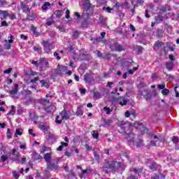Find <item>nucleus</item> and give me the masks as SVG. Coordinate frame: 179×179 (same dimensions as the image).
<instances>
[{
  "label": "nucleus",
  "mask_w": 179,
  "mask_h": 179,
  "mask_svg": "<svg viewBox=\"0 0 179 179\" xmlns=\"http://www.w3.org/2000/svg\"><path fill=\"white\" fill-rule=\"evenodd\" d=\"M152 99V94L148 93V94H146L145 100H149V99Z\"/></svg>",
  "instance_id": "nucleus-55"
},
{
  "label": "nucleus",
  "mask_w": 179,
  "mask_h": 179,
  "mask_svg": "<svg viewBox=\"0 0 179 179\" xmlns=\"http://www.w3.org/2000/svg\"><path fill=\"white\" fill-rule=\"evenodd\" d=\"M69 13H71L69 10H66V19H69Z\"/></svg>",
  "instance_id": "nucleus-62"
},
{
  "label": "nucleus",
  "mask_w": 179,
  "mask_h": 179,
  "mask_svg": "<svg viewBox=\"0 0 179 179\" xmlns=\"http://www.w3.org/2000/svg\"><path fill=\"white\" fill-rule=\"evenodd\" d=\"M103 10H106L108 12V13H111V10H113V8H111L110 7L103 6Z\"/></svg>",
  "instance_id": "nucleus-42"
},
{
  "label": "nucleus",
  "mask_w": 179,
  "mask_h": 179,
  "mask_svg": "<svg viewBox=\"0 0 179 179\" xmlns=\"http://www.w3.org/2000/svg\"><path fill=\"white\" fill-rule=\"evenodd\" d=\"M169 92H170V90H169V89H164V90H162V94L164 96H166V94H169Z\"/></svg>",
  "instance_id": "nucleus-44"
},
{
  "label": "nucleus",
  "mask_w": 179,
  "mask_h": 179,
  "mask_svg": "<svg viewBox=\"0 0 179 179\" xmlns=\"http://www.w3.org/2000/svg\"><path fill=\"white\" fill-rule=\"evenodd\" d=\"M54 56L56 57V59H57V61H59V59H61V56H59V54H58V52H55Z\"/></svg>",
  "instance_id": "nucleus-48"
},
{
  "label": "nucleus",
  "mask_w": 179,
  "mask_h": 179,
  "mask_svg": "<svg viewBox=\"0 0 179 179\" xmlns=\"http://www.w3.org/2000/svg\"><path fill=\"white\" fill-rule=\"evenodd\" d=\"M40 129H41V131H43V132H47L48 131V127L46 124H42L40 126Z\"/></svg>",
  "instance_id": "nucleus-29"
},
{
  "label": "nucleus",
  "mask_w": 179,
  "mask_h": 179,
  "mask_svg": "<svg viewBox=\"0 0 179 179\" xmlns=\"http://www.w3.org/2000/svg\"><path fill=\"white\" fill-rule=\"evenodd\" d=\"M171 141L173 143H178V141H179L178 136H173Z\"/></svg>",
  "instance_id": "nucleus-36"
},
{
  "label": "nucleus",
  "mask_w": 179,
  "mask_h": 179,
  "mask_svg": "<svg viewBox=\"0 0 179 179\" xmlns=\"http://www.w3.org/2000/svg\"><path fill=\"white\" fill-rule=\"evenodd\" d=\"M65 156H66L67 157H71V156H72V153L71 152H69L68 151H66L65 153H64Z\"/></svg>",
  "instance_id": "nucleus-61"
},
{
  "label": "nucleus",
  "mask_w": 179,
  "mask_h": 179,
  "mask_svg": "<svg viewBox=\"0 0 179 179\" xmlns=\"http://www.w3.org/2000/svg\"><path fill=\"white\" fill-rule=\"evenodd\" d=\"M31 31H33V34L35 35V36H38V33L37 32V28L34 26V25H31Z\"/></svg>",
  "instance_id": "nucleus-28"
},
{
  "label": "nucleus",
  "mask_w": 179,
  "mask_h": 179,
  "mask_svg": "<svg viewBox=\"0 0 179 179\" xmlns=\"http://www.w3.org/2000/svg\"><path fill=\"white\" fill-rule=\"evenodd\" d=\"M1 162H3V163L6 162V160H8V156H6V155L1 156Z\"/></svg>",
  "instance_id": "nucleus-47"
},
{
  "label": "nucleus",
  "mask_w": 179,
  "mask_h": 179,
  "mask_svg": "<svg viewBox=\"0 0 179 179\" xmlns=\"http://www.w3.org/2000/svg\"><path fill=\"white\" fill-rule=\"evenodd\" d=\"M62 116L59 117V116H57L56 120H55V122L56 124H62Z\"/></svg>",
  "instance_id": "nucleus-31"
},
{
  "label": "nucleus",
  "mask_w": 179,
  "mask_h": 179,
  "mask_svg": "<svg viewBox=\"0 0 179 179\" xmlns=\"http://www.w3.org/2000/svg\"><path fill=\"white\" fill-rule=\"evenodd\" d=\"M13 176L15 179H19V173L16 171H13Z\"/></svg>",
  "instance_id": "nucleus-45"
},
{
  "label": "nucleus",
  "mask_w": 179,
  "mask_h": 179,
  "mask_svg": "<svg viewBox=\"0 0 179 179\" xmlns=\"http://www.w3.org/2000/svg\"><path fill=\"white\" fill-rule=\"evenodd\" d=\"M41 104L44 106L45 110L47 113H52V111H55L56 108L54 105H50L47 106V104H50V100L48 99H43L41 101Z\"/></svg>",
  "instance_id": "nucleus-3"
},
{
  "label": "nucleus",
  "mask_w": 179,
  "mask_h": 179,
  "mask_svg": "<svg viewBox=\"0 0 179 179\" xmlns=\"http://www.w3.org/2000/svg\"><path fill=\"white\" fill-rule=\"evenodd\" d=\"M73 40H76L79 37V31L78 30L73 31L72 33Z\"/></svg>",
  "instance_id": "nucleus-25"
},
{
  "label": "nucleus",
  "mask_w": 179,
  "mask_h": 179,
  "mask_svg": "<svg viewBox=\"0 0 179 179\" xmlns=\"http://www.w3.org/2000/svg\"><path fill=\"white\" fill-rule=\"evenodd\" d=\"M43 45L44 47H48V46L50 45V43H48V41H43Z\"/></svg>",
  "instance_id": "nucleus-58"
},
{
  "label": "nucleus",
  "mask_w": 179,
  "mask_h": 179,
  "mask_svg": "<svg viewBox=\"0 0 179 179\" xmlns=\"http://www.w3.org/2000/svg\"><path fill=\"white\" fill-rule=\"evenodd\" d=\"M48 6H51V3L49 2H45L44 5L42 6V10H47L48 9Z\"/></svg>",
  "instance_id": "nucleus-26"
},
{
  "label": "nucleus",
  "mask_w": 179,
  "mask_h": 179,
  "mask_svg": "<svg viewBox=\"0 0 179 179\" xmlns=\"http://www.w3.org/2000/svg\"><path fill=\"white\" fill-rule=\"evenodd\" d=\"M17 92H19V85L14 84V89L10 90L8 93L10 95V97H14L15 94H17Z\"/></svg>",
  "instance_id": "nucleus-9"
},
{
  "label": "nucleus",
  "mask_w": 179,
  "mask_h": 179,
  "mask_svg": "<svg viewBox=\"0 0 179 179\" xmlns=\"http://www.w3.org/2000/svg\"><path fill=\"white\" fill-rule=\"evenodd\" d=\"M15 135H22V132H20V130L19 129H17L15 130Z\"/></svg>",
  "instance_id": "nucleus-64"
},
{
  "label": "nucleus",
  "mask_w": 179,
  "mask_h": 179,
  "mask_svg": "<svg viewBox=\"0 0 179 179\" xmlns=\"http://www.w3.org/2000/svg\"><path fill=\"white\" fill-rule=\"evenodd\" d=\"M93 15V9L92 10L90 9V10H83V17H85V19H89L90 16Z\"/></svg>",
  "instance_id": "nucleus-15"
},
{
  "label": "nucleus",
  "mask_w": 179,
  "mask_h": 179,
  "mask_svg": "<svg viewBox=\"0 0 179 179\" xmlns=\"http://www.w3.org/2000/svg\"><path fill=\"white\" fill-rule=\"evenodd\" d=\"M157 87L159 90H162V89L164 90V87H166V85H158Z\"/></svg>",
  "instance_id": "nucleus-60"
},
{
  "label": "nucleus",
  "mask_w": 179,
  "mask_h": 179,
  "mask_svg": "<svg viewBox=\"0 0 179 179\" xmlns=\"http://www.w3.org/2000/svg\"><path fill=\"white\" fill-rule=\"evenodd\" d=\"M94 99H100V93H99V92H94Z\"/></svg>",
  "instance_id": "nucleus-49"
},
{
  "label": "nucleus",
  "mask_w": 179,
  "mask_h": 179,
  "mask_svg": "<svg viewBox=\"0 0 179 179\" xmlns=\"http://www.w3.org/2000/svg\"><path fill=\"white\" fill-rule=\"evenodd\" d=\"M131 127V123L127 122L124 124L120 125V131L122 134H126L127 135V139L129 142H134V138H135V134L134 133H127L125 131L127 128Z\"/></svg>",
  "instance_id": "nucleus-1"
},
{
  "label": "nucleus",
  "mask_w": 179,
  "mask_h": 179,
  "mask_svg": "<svg viewBox=\"0 0 179 179\" xmlns=\"http://www.w3.org/2000/svg\"><path fill=\"white\" fill-rule=\"evenodd\" d=\"M38 118V117H37V115H36L34 113L30 114V119L31 121H34V120H37Z\"/></svg>",
  "instance_id": "nucleus-39"
},
{
  "label": "nucleus",
  "mask_w": 179,
  "mask_h": 179,
  "mask_svg": "<svg viewBox=\"0 0 179 179\" xmlns=\"http://www.w3.org/2000/svg\"><path fill=\"white\" fill-rule=\"evenodd\" d=\"M81 107L80 106H78L77 107V110L76 112V115L77 116H79V115H83V110L81 109Z\"/></svg>",
  "instance_id": "nucleus-20"
},
{
  "label": "nucleus",
  "mask_w": 179,
  "mask_h": 179,
  "mask_svg": "<svg viewBox=\"0 0 179 179\" xmlns=\"http://www.w3.org/2000/svg\"><path fill=\"white\" fill-rule=\"evenodd\" d=\"M40 80V78L35 77L34 79L31 80V83H36V82H37V80Z\"/></svg>",
  "instance_id": "nucleus-50"
},
{
  "label": "nucleus",
  "mask_w": 179,
  "mask_h": 179,
  "mask_svg": "<svg viewBox=\"0 0 179 179\" xmlns=\"http://www.w3.org/2000/svg\"><path fill=\"white\" fill-rule=\"evenodd\" d=\"M39 66H41L42 69L48 68V62L45 61L44 57L40 59Z\"/></svg>",
  "instance_id": "nucleus-13"
},
{
  "label": "nucleus",
  "mask_w": 179,
  "mask_h": 179,
  "mask_svg": "<svg viewBox=\"0 0 179 179\" xmlns=\"http://www.w3.org/2000/svg\"><path fill=\"white\" fill-rule=\"evenodd\" d=\"M99 21H100V23H101V24H103V25L107 24V22H106V20H104V18L103 17L102 15H101V16L99 17Z\"/></svg>",
  "instance_id": "nucleus-38"
},
{
  "label": "nucleus",
  "mask_w": 179,
  "mask_h": 179,
  "mask_svg": "<svg viewBox=\"0 0 179 179\" xmlns=\"http://www.w3.org/2000/svg\"><path fill=\"white\" fill-rule=\"evenodd\" d=\"M28 132H29V135H32V136H36V134L33 133V129H29L28 130Z\"/></svg>",
  "instance_id": "nucleus-56"
},
{
  "label": "nucleus",
  "mask_w": 179,
  "mask_h": 179,
  "mask_svg": "<svg viewBox=\"0 0 179 179\" xmlns=\"http://www.w3.org/2000/svg\"><path fill=\"white\" fill-rule=\"evenodd\" d=\"M8 26H9V24H8V22L6 20L1 22V27H8Z\"/></svg>",
  "instance_id": "nucleus-41"
},
{
  "label": "nucleus",
  "mask_w": 179,
  "mask_h": 179,
  "mask_svg": "<svg viewBox=\"0 0 179 179\" xmlns=\"http://www.w3.org/2000/svg\"><path fill=\"white\" fill-rule=\"evenodd\" d=\"M43 158L45 159L47 164L48 163H51V155L50 153H47L43 156Z\"/></svg>",
  "instance_id": "nucleus-19"
},
{
  "label": "nucleus",
  "mask_w": 179,
  "mask_h": 179,
  "mask_svg": "<svg viewBox=\"0 0 179 179\" xmlns=\"http://www.w3.org/2000/svg\"><path fill=\"white\" fill-rule=\"evenodd\" d=\"M54 23V20H52V16L50 17V20L46 22V26H52Z\"/></svg>",
  "instance_id": "nucleus-32"
},
{
  "label": "nucleus",
  "mask_w": 179,
  "mask_h": 179,
  "mask_svg": "<svg viewBox=\"0 0 179 179\" xmlns=\"http://www.w3.org/2000/svg\"><path fill=\"white\" fill-rule=\"evenodd\" d=\"M94 73H87L84 75V80L87 83H92L94 80Z\"/></svg>",
  "instance_id": "nucleus-5"
},
{
  "label": "nucleus",
  "mask_w": 179,
  "mask_h": 179,
  "mask_svg": "<svg viewBox=\"0 0 179 179\" xmlns=\"http://www.w3.org/2000/svg\"><path fill=\"white\" fill-rule=\"evenodd\" d=\"M110 48L113 51H124L125 48L122 45L118 44L117 43L110 45Z\"/></svg>",
  "instance_id": "nucleus-6"
},
{
  "label": "nucleus",
  "mask_w": 179,
  "mask_h": 179,
  "mask_svg": "<svg viewBox=\"0 0 179 179\" xmlns=\"http://www.w3.org/2000/svg\"><path fill=\"white\" fill-rule=\"evenodd\" d=\"M60 115L62 117V120H65L67 121L71 118V113L65 109H64L61 113Z\"/></svg>",
  "instance_id": "nucleus-8"
},
{
  "label": "nucleus",
  "mask_w": 179,
  "mask_h": 179,
  "mask_svg": "<svg viewBox=\"0 0 179 179\" xmlns=\"http://www.w3.org/2000/svg\"><path fill=\"white\" fill-rule=\"evenodd\" d=\"M136 71H138V67H134L133 69L128 70V73L129 75H134Z\"/></svg>",
  "instance_id": "nucleus-34"
},
{
  "label": "nucleus",
  "mask_w": 179,
  "mask_h": 179,
  "mask_svg": "<svg viewBox=\"0 0 179 179\" xmlns=\"http://www.w3.org/2000/svg\"><path fill=\"white\" fill-rule=\"evenodd\" d=\"M46 166L48 170H57L59 169V166L58 165V164H55L53 162H48V164H46Z\"/></svg>",
  "instance_id": "nucleus-10"
},
{
  "label": "nucleus",
  "mask_w": 179,
  "mask_h": 179,
  "mask_svg": "<svg viewBox=\"0 0 179 179\" xmlns=\"http://www.w3.org/2000/svg\"><path fill=\"white\" fill-rule=\"evenodd\" d=\"M8 17H10L11 20H15V19H16V14L13 13H8Z\"/></svg>",
  "instance_id": "nucleus-35"
},
{
  "label": "nucleus",
  "mask_w": 179,
  "mask_h": 179,
  "mask_svg": "<svg viewBox=\"0 0 179 179\" xmlns=\"http://www.w3.org/2000/svg\"><path fill=\"white\" fill-rule=\"evenodd\" d=\"M149 169L152 170L153 171H157V164L156 162L152 163L151 165L149 166Z\"/></svg>",
  "instance_id": "nucleus-21"
},
{
  "label": "nucleus",
  "mask_w": 179,
  "mask_h": 179,
  "mask_svg": "<svg viewBox=\"0 0 179 179\" xmlns=\"http://www.w3.org/2000/svg\"><path fill=\"white\" fill-rule=\"evenodd\" d=\"M132 171H134V173H138V176H141V174H139V173H142V171H143V168H134Z\"/></svg>",
  "instance_id": "nucleus-24"
},
{
  "label": "nucleus",
  "mask_w": 179,
  "mask_h": 179,
  "mask_svg": "<svg viewBox=\"0 0 179 179\" xmlns=\"http://www.w3.org/2000/svg\"><path fill=\"white\" fill-rule=\"evenodd\" d=\"M135 145L137 148H141V146H143V141L142 140H138V141L135 143Z\"/></svg>",
  "instance_id": "nucleus-30"
},
{
  "label": "nucleus",
  "mask_w": 179,
  "mask_h": 179,
  "mask_svg": "<svg viewBox=\"0 0 179 179\" xmlns=\"http://www.w3.org/2000/svg\"><path fill=\"white\" fill-rule=\"evenodd\" d=\"M94 157L95 160L98 162L100 163V155L97 153V152L94 151Z\"/></svg>",
  "instance_id": "nucleus-27"
},
{
  "label": "nucleus",
  "mask_w": 179,
  "mask_h": 179,
  "mask_svg": "<svg viewBox=\"0 0 179 179\" xmlns=\"http://www.w3.org/2000/svg\"><path fill=\"white\" fill-rule=\"evenodd\" d=\"M20 153L16 151V149H13L11 152L8 153V157L11 160V162H17L19 161V157Z\"/></svg>",
  "instance_id": "nucleus-4"
},
{
  "label": "nucleus",
  "mask_w": 179,
  "mask_h": 179,
  "mask_svg": "<svg viewBox=\"0 0 179 179\" xmlns=\"http://www.w3.org/2000/svg\"><path fill=\"white\" fill-rule=\"evenodd\" d=\"M103 122H104L105 125H110L111 124V120H104Z\"/></svg>",
  "instance_id": "nucleus-53"
},
{
  "label": "nucleus",
  "mask_w": 179,
  "mask_h": 179,
  "mask_svg": "<svg viewBox=\"0 0 179 179\" xmlns=\"http://www.w3.org/2000/svg\"><path fill=\"white\" fill-rule=\"evenodd\" d=\"M33 65H35V66H40V63H38V62L37 61H34V60H32V62Z\"/></svg>",
  "instance_id": "nucleus-54"
},
{
  "label": "nucleus",
  "mask_w": 179,
  "mask_h": 179,
  "mask_svg": "<svg viewBox=\"0 0 179 179\" xmlns=\"http://www.w3.org/2000/svg\"><path fill=\"white\" fill-rule=\"evenodd\" d=\"M58 66L59 68L55 70V73H57V75H60V76H62V75H64V73H65V72L66 71V66H62L61 67H59V66Z\"/></svg>",
  "instance_id": "nucleus-11"
},
{
  "label": "nucleus",
  "mask_w": 179,
  "mask_h": 179,
  "mask_svg": "<svg viewBox=\"0 0 179 179\" xmlns=\"http://www.w3.org/2000/svg\"><path fill=\"white\" fill-rule=\"evenodd\" d=\"M12 71H13V69L12 68H9L8 69L5 70L3 71V73L8 74V73H10V72H12Z\"/></svg>",
  "instance_id": "nucleus-52"
},
{
  "label": "nucleus",
  "mask_w": 179,
  "mask_h": 179,
  "mask_svg": "<svg viewBox=\"0 0 179 179\" xmlns=\"http://www.w3.org/2000/svg\"><path fill=\"white\" fill-rule=\"evenodd\" d=\"M163 42L160 41H157L156 43H155V46L156 47H158V48H160V47H162V45H163Z\"/></svg>",
  "instance_id": "nucleus-43"
},
{
  "label": "nucleus",
  "mask_w": 179,
  "mask_h": 179,
  "mask_svg": "<svg viewBox=\"0 0 179 179\" xmlns=\"http://www.w3.org/2000/svg\"><path fill=\"white\" fill-rule=\"evenodd\" d=\"M87 58H88V57H87V53L86 52V51H85L83 50H80L78 59H80V61H86V59H87Z\"/></svg>",
  "instance_id": "nucleus-12"
},
{
  "label": "nucleus",
  "mask_w": 179,
  "mask_h": 179,
  "mask_svg": "<svg viewBox=\"0 0 179 179\" xmlns=\"http://www.w3.org/2000/svg\"><path fill=\"white\" fill-rule=\"evenodd\" d=\"M103 111H106V114H111V109L107 106H105L103 108Z\"/></svg>",
  "instance_id": "nucleus-40"
},
{
  "label": "nucleus",
  "mask_w": 179,
  "mask_h": 179,
  "mask_svg": "<svg viewBox=\"0 0 179 179\" xmlns=\"http://www.w3.org/2000/svg\"><path fill=\"white\" fill-rule=\"evenodd\" d=\"M40 82H41V87H44L45 86V87H46L47 89H48V87H49V85H48V83H47V82H45V80H40Z\"/></svg>",
  "instance_id": "nucleus-33"
},
{
  "label": "nucleus",
  "mask_w": 179,
  "mask_h": 179,
  "mask_svg": "<svg viewBox=\"0 0 179 179\" xmlns=\"http://www.w3.org/2000/svg\"><path fill=\"white\" fill-rule=\"evenodd\" d=\"M32 159L33 160H39V159H41V156H40L37 152H34L32 153Z\"/></svg>",
  "instance_id": "nucleus-23"
},
{
  "label": "nucleus",
  "mask_w": 179,
  "mask_h": 179,
  "mask_svg": "<svg viewBox=\"0 0 179 179\" xmlns=\"http://www.w3.org/2000/svg\"><path fill=\"white\" fill-rule=\"evenodd\" d=\"M98 58H102L103 59H110L111 58V54L110 53H101L99 50H96Z\"/></svg>",
  "instance_id": "nucleus-7"
},
{
  "label": "nucleus",
  "mask_w": 179,
  "mask_h": 179,
  "mask_svg": "<svg viewBox=\"0 0 179 179\" xmlns=\"http://www.w3.org/2000/svg\"><path fill=\"white\" fill-rule=\"evenodd\" d=\"M178 87V85H176L174 87V90H175V92H176V97H179V92H178V91H177Z\"/></svg>",
  "instance_id": "nucleus-46"
},
{
  "label": "nucleus",
  "mask_w": 179,
  "mask_h": 179,
  "mask_svg": "<svg viewBox=\"0 0 179 179\" xmlns=\"http://www.w3.org/2000/svg\"><path fill=\"white\" fill-rule=\"evenodd\" d=\"M9 13L8 10H0V19L1 20H6V19H8Z\"/></svg>",
  "instance_id": "nucleus-17"
},
{
  "label": "nucleus",
  "mask_w": 179,
  "mask_h": 179,
  "mask_svg": "<svg viewBox=\"0 0 179 179\" xmlns=\"http://www.w3.org/2000/svg\"><path fill=\"white\" fill-rule=\"evenodd\" d=\"M136 3L137 5H143V0H137Z\"/></svg>",
  "instance_id": "nucleus-63"
},
{
  "label": "nucleus",
  "mask_w": 179,
  "mask_h": 179,
  "mask_svg": "<svg viewBox=\"0 0 179 179\" xmlns=\"http://www.w3.org/2000/svg\"><path fill=\"white\" fill-rule=\"evenodd\" d=\"M44 50L47 52V54H48L50 52V51H51V49H50V45L49 46H45Z\"/></svg>",
  "instance_id": "nucleus-51"
},
{
  "label": "nucleus",
  "mask_w": 179,
  "mask_h": 179,
  "mask_svg": "<svg viewBox=\"0 0 179 179\" xmlns=\"http://www.w3.org/2000/svg\"><path fill=\"white\" fill-rule=\"evenodd\" d=\"M166 69H169V71H173L174 64H173V62H169L166 64Z\"/></svg>",
  "instance_id": "nucleus-22"
},
{
  "label": "nucleus",
  "mask_w": 179,
  "mask_h": 179,
  "mask_svg": "<svg viewBox=\"0 0 179 179\" xmlns=\"http://www.w3.org/2000/svg\"><path fill=\"white\" fill-rule=\"evenodd\" d=\"M120 106H127L129 99H127L125 96H120L118 98Z\"/></svg>",
  "instance_id": "nucleus-14"
},
{
  "label": "nucleus",
  "mask_w": 179,
  "mask_h": 179,
  "mask_svg": "<svg viewBox=\"0 0 179 179\" xmlns=\"http://www.w3.org/2000/svg\"><path fill=\"white\" fill-rule=\"evenodd\" d=\"M121 166H122V164L117 161H108L104 164L106 169H110L113 171H117Z\"/></svg>",
  "instance_id": "nucleus-2"
},
{
  "label": "nucleus",
  "mask_w": 179,
  "mask_h": 179,
  "mask_svg": "<svg viewBox=\"0 0 179 179\" xmlns=\"http://www.w3.org/2000/svg\"><path fill=\"white\" fill-rule=\"evenodd\" d=\"M127 179H138V178H136V176H134V175H130L127 177Z\"/></svg>",
  "instance_id": "nucleus-59"
},
{
  "label": "nucleus",
  "mask_w": 179,
  "mask_h": 179,
  "mask_svg": "<svg viewBox=\"0 0 179 179\" xmlns=\"http://www.w3.org/2000/svg\"><path fill=\"white\" fill-rule=\"evenodd\" d=\"M67 146H68V143L62 141V142H61V145H59V146L57 148V150L58 152H62V149H64V148H66Z\"/></svg>",
  "instance_id": "nucleus-18"
},
{
  "label": "nucleus",
  "mask_w": 179,
  "mask_h": 179,
  "mask_svg": "<svg viewBox=\"0 0 179 179\" xmlns=\"http://www.w3.org/2000/svg\"><path fill=\"white\" fill-rule=\"evenodd\" d=\"M84 8L83 10H85V11L90 10V9H93L92 8V3H90V0H85L83 2Z\"/></svg>",
  "instance_id": "nucleus-16"
},
{
  "label": "nucleus",
  "mask_w": 179,
  "mask_h": 179,
  "mask_svg": "<svg viewBox=\"0 0 179 179\" xmlns=\"http://www.w3.org/2000/svg\"><path fill=\"white\" fill-rule=\"evenodd\" d=\"M92 137L94 139H97V138H99V132H97L96 130L93 131Z\"/></svg>",
  "instance_id": "nucleus-37"
},
{
  "label": "nucleus",
  "mask_w": 179,
  "mask_h": 179,
  "mask_svg": "<svg viewBox=\"0 0 179 179\" xmlns=\"http://www.w3.org/2000/svg\"><path fill=\"white\" fill-rule=\"evenodd\" d=\"M59 29V30L60 31H62V33H64V31H65V28L64 27V26H60L57 27Z\"/></svg>",
  "instance_id": "nucleus-57"
}]
</instances>
